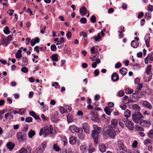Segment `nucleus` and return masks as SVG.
I'll use <instances>...</instances> for the list:
<instances>
[{
    "label": "nucleus",
    "mask_w": 153,
    "mask_h": 153,
    "mask_svg": "<svg viewBox=\"0 0 153 153\" xmlns=\"http://www.w3.org/2000/svg\"><path fill=\"white\" fill-rule=\"evenodd\" d=\"M56 133V131L52 127L51 125H50L49 127L46 126L44 127V128H41L39 132V135L41 136L43 134L44 137H46L50 134L54 135Z\"/></svg>",
    "instance_id": "f257e3e1"
},
{
    "label": "nucleus",
    "mask_w": 153,
    "mask_h": 153,
    "mask_svg": "<svg viewBox=\"0 0 153 153\" xmlns=\"http://www.w3.org/2000/svg\"><path fill=\"white\" fill-rule=\"evenodd\" d=\"M132 118L135 123H138L144 118V117L140 112L137 111L133 113L132 115Z\"/></svg>",
    "instance_id": "f03ea898"
},
{
    "label": "nucleus",
    "mask_w": 153,
    "mask_h": 153,
    "mask_svg": "<svg viewBox=\"0 0 153 153\" xmlns=\"http://www.w3.org/2000/svg\"><path fill=\"white\" fill-rule=\"evenodd\" d=\"M123 121L124 123L125 126L128 129L131 131L134 130V123L131 120H128L127 119H123Z\"/></svg>",
    "instance_id": "7ed1b4c3"
},
{
    "label": "nucleus",
    "mask_w": 153,
    "mask_h": 153,
    "mask_svg": "<svg viewBox=\"0 0 153 153\" xmlns=\"http://www.w3.org/2000/svg\"><path fill=\"white\" fill-rule=\"evenodd\" d=\"M16 137L19 142H25L27 140V135L21 132H19L17 134Z\"/></svg>",
    "instance_id": "20e7f679"
},
{
    "label": "nucleus",
    "mask_w": 153,
    "mask_h": 153,
    "mask_svg": "<svg viewBox=\"0 0 153 153\" xmlns=\"http://www.w3.org/2000/svg\"><path fill=\"white\" fill-rule=\"evenodd\" d=\"M90 114L92 115L91 118L92 121L97 123H100L101 122V120L97 116L96 112L91 111Z\"/></svg>",
    "instance_id": "39448f33"
},
{
    "label": "nucleus",
    "mask_w": 153,
    "mask_h": 153,
    "mask_svg": "<svg viewBox=\"0 0 153 153\" xmlns=\"http://www.w3.org/2000/svg\"><path fill=\"white\" fill-rule=\"evenodd\" d=\"M118 148L117 150H123L124 151H127V148L124 144V141L122 140H119L117 141Z\"/></svg>",
    "instance_id": "423d86ee"
},
{
    "label": "nucleus",
    "mask_w": 153,
    "mask_h": 153,
    "mask_svg": "<svg viewBox=\"0 0 153 153\" xmlns=\"http://www.w3.org/2000/svg\"><path fill=\"white\" fill-rule=\"evenodd\" d=\"M99 133L95 132L94 131H91V136L93 138L94 142L96 144L98 143V139L99 137Z\"/></svg>",
    "instance_id": "0eeeda50"
},
{
    "label": "nucleus",
    "mask_w": 153,
    "mask_h": 153,
    "mask_svg": "<svg viewBox=\"0 0 153 153\" xmlns=\"http://www.w3.org/2000/svg\"><path fill=\"white\" fill-rule=\"evenodd\" d=\"M58 116V112H55L54 114H53L51 117V120L52 121L55 123H57L59 120L57 117Z\"/></svg>",
    "instance_id": "6e6552de"
},
{
    "label": "nucleus",
    "mask_w": 153,
    "mask_h": 153,
    "mask_svg": "<svg viewBox=\"0 0 153 153\" xmlns=\"http://www.w3.org/2000/svg\"><path fill=\"white\" fill-rule=\"evenodd\" d=\"M140 123L141 126L145 127H149L150 124V122L148 120H143V119Z\"/></svg>",
    "instance_id": "1a4fd4ad"
},
{
    "label": "nucleus",
    "mask_w": 153,
    "mask_h": 153,
    "mask_svg": "<svg viewBox=\"0 0 153 153\" xmlns=\"http://www.w3.org/2000/svg\"><path fill=\"white\" fill-rule=\"evenodd\" d=\"M69 128L71 132L72 133L79 132L80 130V129L78 128L76 126L74 125L70 126Z\"/></svg>",
    "instance_id": "9d476101"
},
{
    "label": "nucleus",
    "mask_w": 153,
    "mask_h": 153,
    "mask_svg": "<svg viewBox=\"0 0 153 153\" xmlns=\"http://www.w3.org/2000/svg\"><path fill=\"white\" fill-rule=\"evenodd\" d=\"M143 105L144 107L149 109H151L152 108V105L147 101H144L143 102Z\"/></svg>",
    "instance_id": "9b49d317"
},
{
    "label": "nucleus",
    "mask_w": 153,
    "mask_h": 153,
    "mask_svg": "<svg viewBox=\"0 0 153 153\" xmlns=\"http://www.w3.org/2000/svg\"><path fill=\"white\" fill-rule=\"evenodd\" d=\"M150 35L149 34H146L145 37V41L146 45V46L147 48L149 47V41H150Z\"/></svg>",
    "instance_id": "f8f14e48"
},
{
    "label": "nucleus",
    "mask_w": 153,
    "mask_h": 153,
    "mask_svg": "<svg viewBox=\"0 0 153 153\" xmlns=\"http://www.w3.org/2000/svg\"><path fill=\"white\" fill-rule=\"evenodd\" d=\"M79 12L82 16L86 14L88 12V10L85 7H82L79 9Z\"/></svg>",
    "instance_id": "ddd939ff"
},
{
    "label": "nucleus",
    "mask_w": 153,
    "mask_h": 153,
    "mask_svg": "<svg viewBox=\"0 0 153 153\" xmlns=\"http://www.w3.org/2000/svg\"><path fill=\"white\" fill-rule=\"evenodd\" d=\"M83 128L86 133L87 134L89 133L88 125L87 123H84L83 124Z\"/></svg>",
    "instance_id": "4468645a"
},
{
    "label": "nucleus",
    "mask_w": 153,
    "mask_h": 153,
    "mask_svg": "<svg viewBox=\"0 0 153 153\" xmlns=\"http://www.w3.org/2000/svg\"><path fill=\"white\" fill-rule=\"evenodd\" d=\"M112 128H110L108 126H106L103 129L104 133L103 135L104 136V135L106 134L108 135L109 133L110 132Z\"/></svg>",
    "instance_id": "2eb2a0df"
},
{
    "label": "nucleus",
    "mask_w": 153,
    "mask_h": 153,
    "mask_svg": "<svg viewBox=\"0 0 153 153\" xmlns=\"http://www.w3.org/2000/svg\"><path fill=\"white\" fill-rule=\"evenodd\" d=\"M111 79L114 82H116L118 80L119 78L116 72L113 73L111 75Z\"/></svg>",
    "instance_id": "dca6fc26"
},
{
    "label": "nucleus",
    "mask_w": 153,
    "mask_h": 153,
    "mask_svg": "<svg viewBox=\"0 0 153 153\" xmlns=\"http://www.w3.org/2000/svg\"><path fill=\"white\" fill-rule=\"evenodd\" d=\"M118 120L116 119H113L111 121V128L115 127L118 124Z\"/></svg>",
    "instance_id": "f3484780"
},
{
    "label": "nucleus",
    "mask_w": 153,
    "mask_h": 153,
    "mask_svg": "<svg viewBox=\"0 0 153 153\" xmlns=\"http://www.w3.org/2000/svg\"><path fill=\"white\" fill-rule=\"evenodd\" d=\"M15 145L14 143H12L11 142H8L6 144L7 148L10 151L14 149Z\"/></svg>",
    "instance_id": "a211bd4d"
},
{
    "label": "nucleus",
    "mask_w": 153,
    "mask_h": 153,
    "mask_svg": "<svg viewBox=\"0 0 153 153\" xmlns=\"http://www.w3.org/2000/svg\"><path fill=\"white\" fill-rule=\"evenodd\" d=\"M99 148L100 151L102 153L105 152L106 149V147L104 144H100Z\"/></svg>",
    "instance_id": "6ab92c4d"
},
{
    "label": "nucleus",
    "mask_w": 153,
    "mask_h": 153,
    "mask_svg": "<svg viewBox=\"0 0 153 153\" xmlns=\"http://www.w3.org/2000/svg\"><path fill=\"white\" fill-rule=\"evenodd\" d=\"M69 143L71 145L75 144L76 142V138L73 136H71L69 140Z\"/></svg>",
    "instance_id": "aec40b11"
},
{
    "label": "nucleus",
    "mask_w": 153,
    "mask_h": 153,
    "mask_svg": "<svg viewBox=\"0 0 153 153\" xmlns=\"http://www.w3.org/2000/svg\"><path fill=\"white\" fill-rule=\"evenodd\" d=\"M152 66L151 65H149L146 69V73L148 75H149V76L152 77V75L151 74V69Z\"/></svg>",
    "instance_id": "412c9836"
},
{
    "label": "nucleus",
    "mask_w": 153,
    "mask_h": 153,
    "mask_svg": "<svg viewBox=\"0 0 153 153\" xmlns=\"http://www.w3.org/2000/svg\"><path fill=\"white\" fill-rule=\"evenodd\" d=\"M93 127L94 130L92 131H94L95 132H97L99 133H100L102 130V128L97 126V125H93Z\"/></svg>",
    "instance_id": "4be33fe9"
},
{
    "label": "nucleus",
    "mask_w": 153,
    "mask_h": 153,
    "mask_svg": "<svg viewBox=\"0 0 153 153\" xmlns=\"http://www.w3.org/2000/svg\"><path fill=\"white\" fill-rule=\"evenodd\" d=\"M131 46L134 48H136L139 46V43L135 40H133L131 43Z\"/></svg>",
    "instance_id": "5701e85b"
},
{
    "label": "nucleus",
    "mask_w": 153,
    "mask_h": 153,
    "mask_svg": "<svg viewBox=\"0 0 153 153\" xmlns=\"http://www.w3.org/2000/svg\"><path fill=\"white\" fill-rule=\"evenodd\" d=\"M131 112L130 110L128 109L126 110L124 112V116L127 119L131 116Z\"/></svg>",
    "instance_id": "b1692460"
},
{
    "label": "nucleus",
    "mask_w": 153,
    "mask_h": 153,
    "mask_svg": "<svg viewBox=\"0 0 153 153\" xmlns=\"http://www.w3.org/2000/svg\"><path fill=\"white\" fill-rule=\"evenodd\" d=\"M108 135L111 138L114 139L116 135V133L112 129Z\"/></svg>",
    "instance_id": "393cba45"
},
{
    "label": "nucleus",
    "mask_w": 153,
    "mask_h": 153,
    "mask_svg": "<svg viewBox=\"0 0 153 153\" xmlns=\"http://www.w3.org/2000/svg\"><path fill=\"white\" fill-rule=\"evenodd\" d=\"M127 69L124 68H122L120 70L119 72L121 74L123 75H125L127 74Z\"/></svg>",
    "instance_id": "a878e982"
},
{
    "label": "nucleus",
    "mask_w": 153,
    "mask_h": 153,
    "mask_svg": "<svg viewBox=\"0 0 153 153\" xmlns=\"http://www.w3.org/2000/svg\"><path fill=\"white\" fill-rule=\"evenodd\" d=\"M68 122V123H71L73 121V116L70 114H68L67 116Z\"/></svg>",
    "instance_id": "bb28decb"
},
{
    "label": "nucleus",
    "mask_w": 153,
    "mask_h": 153,
    "mask_svg": "<svg viewBox=\"0 0 153 153\" xmlns=\"http://www.w3.org/2000/svg\"><path fill=\"white\" fill-rule=\"evenodd\" d=\"M44 151V150L42 148L41 146H39L36 149V153H42Z\"/></svg>",
    "instance_id": "cd10ccee"
},
{
    "label": "nucleus",
    "mask_w": 153,
    "mask_h": 153,
    "mask_svg": "<svg viewBox=\"0 0 153 153\" xmlns=\"http://www.w3.org/2000/svg\"><path fill=\"white\" fill-rule=\"evenodd\" d=\"M82 129H80L79 132H78V136L79 138L81 140H83L84 138V137L82 133Z\"/></svg>",
    "instance_id": "c85d7f7f"
},
{
    "label": "nucleus",
    "mask_w": 153,
    "mask_h": 153,
    "mask_svg": "<svg viewBox=\"0 0 153 153\" xmlns=\"http://www.w3.org/2000/svg\"><path fill=\"white\" fill-rule=\"evenodd\" d=\"M35 135V131L31 130L28 133V137L30 138H32Z\"/></svg>",
    "instance_id": "c756f323"
},
{
    "label": "nucleus",
    "mask_w": 153,
    "mask_h": 153,
    "mask_svg": "<svg viewBox=\"0 0 153 153\" xmlns=\"http://www.w3.org/2000/svg\"><path fill=\"white\" fill-rule=\"evenodd\" d=\"M59 40H58V42L56 44V45H60L63 43L65 42V39L63 37H61L59 38Z\"/></svg>",
    "instance_id": "7c9ffc66"
},
{
    "label": "nucleus",
    "mask_w": 153,
    "mask_h": 153,
    "mask_svg": "<svg viewBox=\"0 0 153 153\" xmlns=\"http://www.w3.org/2000/svg\"><path fill=\"white\" fill-rule=\"evenodd\" d=\"M79 35L80 36H82L83 37L85 40L86 41L87 39V34L86 32L84 31H82L81 33H80Z\"/></svg>",
    "instance_id": "2f4dec72"
},
{
    "label": "nucleus",
    "mask_w": 153,
    "mask_h": 153,
    "mask_svg": "<svg viewBox=\"0 0 153 153\" xmlns=\"http://www.w3.org/2000/svg\"><path fill=\"white\" fill-rule=\"evenodd\" d=\"M80 148L82 152L83 153H85L87 151V149L85 146H81Z\"/></svg>",
    "instance_id": "473e14b6"
},
{
    "label": "nucleus",
    "mask_w": 153,
    "mask_h": 153,
    "mask_svg": "<svg viewBox=\"0 0 153 153\" xmlns=\"http://www.w3.org/2000/svg\"><path fill=\"white\" fill-rule=\"evenodd\" d=\"M147 135L149 137L153 139V130H150L148 132Z\"/></svg>",
    "instance_id": "72a5a7b5"
},
{
    "label": "nucleus",
    "mask_w": 153,
    "mask_h": 153,
    "mask_svg": "<svg viewBox=\"0 0 153 153\" xmlns=\"http://www.w3.org/2000/svg\"><path fill=\"white\" fill-rule=\"evenodd\" d=\"M126 93L127 94H130L133 92V90L130 88H128L125 90Z\"/></svg>",
    "instance_id": "f704fd0d"
},
{
    "label": "nucleus",
    "mask_w": 153,
    "mask_h": 153,
    "mask_svg": "<svg viewBox=\"0 0 153 153\" xmlns=\"http://www.w3.org/2000/svg\"><path fill=\"white\" fill-rule=\"evenodd\" d=\"M104 111L105 113L108 115H111V111H110V109L108 107H105L104 109Z\"/></svg>",
    "instance_id": "c9c22d12"
},
{
    "label": "nucleus",
    "mask_w": 153,
    "mask_h": 153,
    "mask_svg": "<svg viewBox=\"0 0 153 153\" xmlns=\"http://www.w3.org/2000/svg\"><path fill=\"white\" fill-rule=\"evenodd\" d=\"M53 149L56 152H59L61 150L60 148L56 144H55L53 145Z\"/></svg>",
    "instance_id": "e433bc0d"
},
{
    "label": "nucleus",
    "mask_w": 153,
    "mask_h": 153,
    "mask_svg": "<svg viewBox=\"0 0 153 153\" xmlns=\"http://www.w3.org/2000/svg\"><path fill=\"white\" fill-rule=\"evenodd\" d=\"M64 106L66 112H69L71 111L72 108L70 106L68 105H65Z\"/></svg>",
    "instance_id": "4c0bfd02"
},
{
    "label": "nucleus",
    "mask_w": 153,
    "mask_h": 153,
    "mask_svg": "<svg viewBox=\"0 0 153 153\" xmlns=\"http://www.w3.org/2000/svg\"><path fill=\"white\" fill-rule=\"evenodd\" d=\"M3 31L4 33L6 35H7L10 33V31L8 27L7 26H6L4 28Z\"/></svg>",
    "instance_id": "58836bf2"
},
{
    "label": "nucleus",
    "mask_w": 153,
    "mask_h": 153,
    "mask_svg": "<svg viewBox=\"0 0 153 153\" xmlns=\"http://www.w3.org/2000/svg\"><path fill=\"white\" fill-rule=\"evenodd\" d=\"M52 60L53 61H57L58 60V55L56 54H54L51 57Z\"/></svg>",
    "instance_id": "ea45409f"
},
{
    "label": "nucleus",
    "mask_w": 153,
    "mask_h": 153,
    "mask_svg": "<svg viewBox=\"0 0 153 153\" xmlns=\"http://www.w3.org/2000/svg\"><path fill=\"white\" fill-rule=\"evenodd\" d=\"M144 16L145 19H149L151 17V13L149 12L146 13L145 14Z\"/></svg>",
    "instance_id": "a19ab883"
},
{
    "label": "nucleus",
    "mask_w": 153,
    "mask_h": 153,
    "mask_svg": "<svg viewBox=\"0 0 153 153\" xmlns=\"http://www.w3.org/2000/svg\"><path fill=\"white\" fill-rule=\"evenodd\" d=\"M21 71L23 73H26L28 71V68L26 67H24L21 68Z\"/></svg>",
    "instance_id": "79ce46f5"
},
{
    "label": "nucleus",
    "mask_w": 153,
    "mask_h": 153,
    "mask_svg": "<svg viewBox=\"0 0 153 153\" xmlns=\"http://www.w3.org/2000/svg\"><path fill=\"white\" fill-rule=\"evenodd\" d=\"M59 108L61 113L63 114L66 112L64 106V107L60 106L59 107Z\"/></svg>",
    "instance_id": "37998d69"
},
{
    "label": "nucleus",
    "mask_w": 153,
    "mask_h": 153,
    "mask_svg": "<svg viewBox=\"0 0 153 153\" xmlns=\"http://www.w3.org/2000/svg\"><path fill=\"white\" fill-rule=\"evenodd\" d=\"M9 41L7 38H4L3 39V43L6 46H7L9 44Z\"/></svg>",
    "instance_id": "c03bdc74"
},
{
    "label": "nucleus",
    "mask_w": 153,
    "mask_h": 153,
    "mask_svg": "<svg viewBox=\"0 0 153 153\" xmlns=\"http://www.w3.org/2000/svg\"><path fill=\"white\" fill-rule=\"evenodd\" d=\"M133 108L134 109L138 111H140V107L137 104H135L133 105Z\"/></svg>",
    "instance_id": "a18cd8bd"
},
{
    "label": "nucleus",
    "mask_w": 153,
    "mask_h": 153,
    "mask_svg": "<svg viewBox=\"0 0 153 153\" xmlns=\"http://www.w3.org/2000/svg\"><path fill=\"white\" fill-rule=\"evenodd\" d=\"M62 141L63 143V145L64 146H66L68 144V141L65 137H63Z\"/></svg>",
    "instance_id": "49530a36"
},
{
    "label": "nucleus",
    "mask_w": 153,
    "mask_h": 153,
    "mask_svg": "<svg viewBox=\"0 0 153 153\" xmlns=\"http://www.w3.org/2000/svg\"><path fill=\"white\" fill-rule=\"evenodd\" d=\"M98 36H93V38L94 39L95 41H99L101 37L100 36V34L98 33Z\"/></svg>",
    "instance_id": "de8ad7c7"
},
{
    "label": "nucleus",
    "mask_w": 153,
    "mask_h": 153,
    "mask_svg": "<svg viewBox=\"0 0 153 153\" xmlns=\"http://www.w3.org/2000/svg\"><path fill=\"white\" fill-rule=\"evenodd\" d=\"M33 118L30 117H27L25 118V121L26 122L30 123L32 121Z\"/></svg>",
    "instance_id": "09e8293b"
},
{
    "label": "nucleus",
    "mask_w": 153,
    "mask_h": 153,
    "mask_svg": "<svg viewBox=\"0 0 153 153\" xmlns=\"http://www.w3.org/2000/svg\"><path fill=\"white\" fill-rule=\"evenodd\" d=\"M60 153H73L72 152L69 150H66L65 149H62L60 152Z\"/></svg>",
    "instance_id": "8fccbe9b"
},
{
    "label": "nucleus",
    "mask_w": 153,
    "mask_h": 153,
    "mask_svg": "<svg viewBox=\"0 0 153 153\" xmlns=\"http://www.w3.org/2000/svg\"><path fill=\"white\" fill-rule=\"evenodd\" d=\"M80 22L82 24H85L87 22V19L85 17H82L80 19Z\"/></svg>",
    "instance_id": "3c124183"
},
{
    "label": "nucleus",
    "mask_w": 153,
    "mask_h": 153,
    "mask_svg": "<svg viewBox=\"0 0 153 153\" xmlns=\"http://www.w3.org/2000/svg\"><path fill=\"white\" fill-rule=\"evenodd\" d=\"M51 49L52 51H55L56 49V46L55 45L53 44L51 46Z\"/></svg>",
    "instance_id": "603ef678"
},
{
    "label": "nucleus",
    "mask_w": 153,
    "mask_h": 153,
    "mask_svg": "<svg viewBox=\"0 0 153 153\" xmlns=\"http://www.w3.org/2000/svg\"><path fill=\"white\" fill-rule=\"evenodd\" d=\"M90 20L92 23H95L96 21V17L94 15L92 16Z\"/></svg>",
    "instance_id": "864d4df0"
},
{
    "label": "nucleus",
    "mask_w": 153,
    "mask_h": 153,
    "mask_svg": "<svg viewBox=\"0 0 153 153\" xmlns=\"http://www.w3.org/2000/svg\"><path fill=\"white\" fill-rule=\"evenodd\" d=\"M72 36V34L71 32L68 31L66 34V36L68 39L71 38Z\"/></svg>",
    "instance_id": "5fc2aeb1"
},
{
    "label": "nucleus",
    "mask_w": 153,
    "mask_h": 153,
    "mask_svg": "<svg viewBox=\"0 0 153 153\" xmlns=\"http://www.w3.org/2000/svg\"><path fill=\"white\" fill-rule=\"evenodd\" d=\"M40 146H41L42 148L45 150L46 146V143L44 141Z\"/></svg>",
    "instance_id": "6e6d98bb"
},
{
    "label": "nucleus",
    "mask_w": 153,
    "mask_h": 153,
    "mask_svg": "<svg viewBox=\"0 0 153 153\" xmlns=\"http://www.w3.org/2000/svg\"><path fill=\"white\" fill-rule=\"evenodd\" d=\"M20 153H27L26 149L24 148H22L19 150Z\"/></svg>",
    "instance_id": "4d7b16f0"
},
{
    "label": "nucleus",
    "mask_w": 153,
    "mask_h": 153,
    "mask_svg": "<svg viewBox=\"0 0 153 153\" xmlns=\"http://www.w3.org/2000/svg\"><path fill=\"white\" fill-rule=\"evenodd\" d=\"M22 61L23 62L25 63V65H27V57H23Z\"/></svg>",
    "instance_id": "13d9d810"
},
{
    "label": "nucleus",
    "mask_w": 153,
    "mask_h": 153,
    "mask_svg": "<svg viewBox=\"0 0 153 153\" xmlns=\"http://www.w3.org/2000/svg\"><path fill=\"white\" fill-rule=\"evenodd\" d=\"M147 8L149 11L152 12L153 10V6L150 4L148 6Z\"/></svg>",
    "instance_id": "bf43d9fd"
},
{
    "label": "nucleus",
    "mask_w": 153,
    "mask_h": 153,
    "mask_svg": "<svg viewBox=\"0 0 153 153\" xmlns=\"http://www.w3.org/2000/svg\"><path fill=\"white\" fill-rule=\"evenodd\" d=\"M125 94L124 92L123 91H120L118 93V95L120 97H123Z\"/></svg>",
    "instance_id": "052dcab7"
},
{
    "label": "nucleus",
    "mask_w": 153,
    "mask_h": 153,
    "mask_svg": "<svg viewBox=\"0 0 153 153\" xmlns=\"http://www.w3.org/2000/svg\"><path fill=\"white\" fill-rule=\"evenodd\" d=\"M137 142L136 140H134L132 143V146L134 148H136L137 146Z\"/></svg>",
    "instance_id": "680f3d73"
},
{
    "label": "nucleus",
    "mask_w": 153,
    "mask_h": 153,
    "mask_svg": "<svg viewBox=\"0 0 153 153\" xmlns=\"http://www.w3.org/2000/svg\"><path fill=\"white\" fill-rule=\"evenodd\" d=\"M120 107L122 110H125L127 108L126 105L122 104L120 105Z\"/></svg>",
    "instance_id": "e2e57ef3"
},
{
    "label": "nucleus",
    "mask_w": 153,
    "mask_h": 153,
    "mask_svg": "<svg viewBox=\"0 0 153 153\" xmlns=\"http://www.w3.org/2000/svg\"><path fill=\"white\" fill-rule=\"evenodd\" d=\"M19 114H24L26 111V110H24V109H19Z\"/></svg>",
    "instance_id": "0e129e2a"
},
{
    "label": "nucleus",
    "mask_w": 153,
    "mask_h": 153,
    "mask_svg": "<svg viewBox=\"0 0 153 153\" xmlns=\"http://www.w3.org/2000/svg\"><path fill=\"white\" fill-rule=\"evenodd\" d=\"M151 142V140L149 139H147L145 140L144 141V143L145 144H147L148 143H150Z\"/></svg>",
    "instance_id": "69168bd1"
},
{
    "label": "nucleus",
    "mask_w": 153,
    "mask_h": 153,
    "mask_svg": "<svg viewBox=\"0 0 153 153\" xmlns=\"http://www.w3.org/2000/svg\"><path fill=\"white\" fill-rule=\"evenodd\" d=\"M31 39L29 38H27L26 39V44L28 45L29 44L30 42H31Z\"/></svg>",
    "instance_id": "338daca9"
},
{
    "label": "nucleus",
    "mask_w": 153,
    "mask_h": 153,
    "mask_svg": "<svg viewBox=\"0 0 153 153\" xmlns=\"http://www.w3.org/2000/svg\"><path fill=\"white\" fill-rule=\"evenodd\" d=\"M26 149L27 151V153H31L32 149H31V147L30 146H27Z\"/></svg>",
    "instance_id": "774afa93"
}]
</instances>
